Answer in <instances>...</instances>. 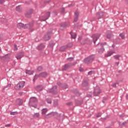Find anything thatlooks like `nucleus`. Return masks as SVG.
Instances as JSON below:
<instances>
[{
	"label": "nucleus",
	"instance_id": "39448f33",
	"mask_svg": "<svg viewBox=\"0 0 128 128\" xmlns=\"http://www.w3.org/2000/svg\"><path fill=\"white\" fill-rule=\"evenodd\" d=\"M50 16V12H46L44 14V16H43L42 18L41 19V20H43V22H46V20L48 19V18Z\"/></svg>",
	"mask_w": 128,
	"mask_h": 128
},
{
	"label": "nucleus",
	"instance_id": "f3484780",
	"mask_svg": "<svg viewBox=\"0 0 128 128\" xmlns=\"http://www.w3.org/2000/svg\"><path fill=\"white\" fill-rule=\"evenodd\" d=\"M75 17L74 18V22H78V11H76L74 13Z\"/></svg>",
	"mask_w": 128,
	"mask_h": 128
},
{
	"label": "nucleus",
	"instance_id": "49530a36",
	"mask_svg": "<svg viewBox=\"0 0 128 128\" xmlns=\"http://www.w3.org/2000/svg\"><path fill=\"white\" fill-rule=\"evenodd\" d=\"M6 126H10V124H6Z\"/></svg>",
	"mask_w": 128,
	"mask_h": 128
},
{
	"label": "nucleus",
	"instance_id": "864d4df0",
	"mask_svg": "<svg viewBox=\"0 0 128 128\" xmlns=\"http://www.w3.org/2000/svg\"><path fill=\"white\" fill-rule=\"evenodd\" d=\"M50 2V1H47L46 2H45V3H46V2Z\"/></svg>",
	"mask_w": 128,
	"mask_h": 128
},
{
	"label": "nucleus",
	"instance_id": "412c9836",
	"mask_svg": "<svg viewBox=\"0 0 128 128\" xmlns=\"http://www.w3.org/2000/svg\"><path fill=\"white\" fill-rule=\"evenodd\" d=\"M70 68V64H66L63 68V70H68V68Z\"/></svg>",
	"mask_w": 128,
	"mask_h": 128
},
{
	"label": "nucleus",
	"instance_id": "b1692460",
	"mask_svg": "<svg viewBox=\"0 0 128 128\" xmlns=\"http://www.w3.org/2000/svg\"><path fill=\"white\" fill-rule=\"evenodd\" d=\"M120 38H122V40L124 38V34L122 33L120 34Z\"/></svg>",
	"mask_w": 128,
	"mask_h": 128
},
{
	"label": "nucleus",
	"instance_id": "0eeeda50",
	"mask_svg": "<svg viewBox=\"0 0 128 128\" xmlns=\"http://www.w3.org/2000/svg\"><path fill=\"white\" fill-rule=\"evenodd\" d=\"M100 36V34H95L92 36L94 44H96V42L98 40Z\"/></svg>",
	"mask_w": 128,
	"mask_h": 128
},
{
	"label": "nucleus",
	"instance_id": "cd10ccee",
	"mask_svg": "<svg viewBox=\"0 0 128 128\" xmlns=\"http://www.w3.org/2000/svg\"><path fill=\"white\" fill-rule=\"evenodd\" d=\"M10 54H7L6 56V60H10Z\"/></svg>",
	"mask_w": 128,
	"mask_h": 128
},
{
	"label": "nucleus",
	"instance_id": "473e14b6",
	"mask_svg": "<svg viewBox=\"0 0 128 128\" xmlns=\"http://www.w3.org/2000/svg\"><path fill=\"white\" fill-rule=\"evenodd\" d=\"M38 76L36 75L34 76V78L33 79V82H34V80H37L38 79Z\"/></svg>",
	"mask_w": 128,
	"mask_h": 128
},
{
	"label": "nucleus",
	"instance_id": "a18cd8bd",
	"mask_svg": "<svg viewBox=\"0 0 128 128\" xmlns=\"http://www.w3.org/2000/svg\"><path fill=\"white\" fill-rule=\"evenodd\" d=\"M52 90H56V86H54L52 88Z\"/></svg>",
	"mask_w": 128,
	"mask_h": 128
},
{
	"label": "nucleus",
	"instance_id": "9d476101",
	"mask_svg": "<svg viewBox=\"0 0 128 128\" xmlns=\"http://www.w3.org/2000/svg\"><path fill=\"white\" fill-rule=\"evenodd\" d=\"M22 56H24V53L22 52L18 53L16 56V58L17 60H20Z\"/></svg>",
	"mask_w": 128,
	"mask_h": 128
},
{
	"label": "nucleus",
	"instance_id": "3c124183",
	"mask_svg": "<svg viewBox=\"0 0 128 128\" xmlns=\"http://www.w3.org/2000/svg\"><path fill=\"white\" fill-rule=\"evenodd\" d=\"M104 102H106V100H103L102 102L104 103Z\"/></svg>",
	"mask_w": 128,
	"mask_h": 128
},
{
	"label": "nucleus",
	"instance_id": "6ab92c4d",
	"mask_svg": "<svg viewBox=\"0 0 128 128\" xmlns=\"http://www.w3.org/2000/svg\"><path fill=\"white\" fill-rule=\"evenodd\" d=\"M46 76H47L46 72H42L40 74L39 76H41L42 78H46Z\"/></svg>",
	"mask_w": 128,
	"mask_h": 128
},
{
	"label": "nucleus",
	"instance_id": "bb28decb",
	"mask_svg": "<svg viewBox=\"0 0 128 128\" xmlns=\"http://www.w3.org/2000/svg\"><path fill=\"white\" fill-rule=\"evenodd\" d=\"M94 74V71H90L88 72V74L89 76H91V74Z\"/></svg>",
	"mask_w": 128,
	"mask_h": 128
},
{
	"label": "nucleus",
	"instance_id": "de8ad7c7",
	"mask_svg": "<svg viewBox=\"0 0 128 128\" xmlns=\"http://www.w3.org/2000/svg\"><path fill=\"white\" fill-rule=\"evenodd\" d=\"M100 114H98L97 115V118H100Z\"/></svg>",
	"mask_w": 128,
	"mask_h": 128
},
{
	"label": "nucleus",
	"instance_id": "f8f14e48",
	"mask_svg": "<svg viewBox=\"0 0 128 128\" xmlns=\"http://www.w3.org/2000/svg\"><path fill=\"white\" fill-rule=\"evenodd\" d=\"M106 37L107 38H110L112 36V31H107L106 32Z\"/></svg>",
	"mask_w": 128,
	"mask_h": 128
},
{
	"label": "nucleus",
	"instance_id": "ddd939ff",
	"mask_svg": "<svg viewBox=\"0 0 128 128\" xmlns=\"http://www.w3.org/2000/svg\"><path fill=\"white\" fill-rule=\"evenodd\" d=\"M115 52L114 50L109 51L108 52L105 54V58H108L112 54H114Z\"/></svg>",
	"mask_w": 128,
	"mask_h": 128
},
{
	"label": "nucleus",
	"instance_id": "4c0bfd02",
	"mask_svg": "<svg viewBox=\"0 0 128 128\" xmlns=\"http://www.w3.org/2000/svg\"><path fill=\"white\" fill-rule=\"evenodd\" d=\"M32 100H33V102H38V99H36V98L34 97H33Z\"/></svg>",
	"mask_w": 128,
	"mask_h": 128
},
{
	"label": "nucleus",
	"instance_id": "1a4fd4ad",
	"mask_svg": "<svg viewBox=\"0 0 128 128\" xmlns=\"http://www.w3.org/2000/svg\"><path fill=\"white\" fill-rule=\"evenodd\" d=\"M51 34L52 32H48L46 35H45L44 37V40H50Z\"/></svg>",
	"mask_w": 128,
	"mask_h": 128
},
{
	"label": "nucleus",
	"instance_id": "8fccbe9b",
	"mask_svg": "<svg viewBox=\"0 0 128 128\" xmlns=\"http://www.w3.org/2000/svg\"><path fill=\"white\" fill-rule=\"evenodd\" d=\"M56 114V112H54V113H51V114Z\"/></svg>",
	"mask_w": 128,
	"mask_h": 128
},
{
	"label": "nucleus",
	"instance_id": "4d7b16f0",
	"mask_svg": "<svg viewBox=\"0 0 128 128\" xmlns=\"http://www.w3.org/2000/svg\"><path fill=\"white\" fill-rule=\"evenodd\" d=\"M3 90H4V88Z\"/></svg>",
	"mask_w": 128,
	"mask_h": 128
},
{
	"label": "nucleus",
	"instance_id": "aec40b11",
	"mask_svg": "<svg viewBox=\"0 0 128 128\" xmlns=\"http://www.w3.org/2000/svg\"><path fill=\"white\" fill-rule=\"evenodd\" d=\"M48 109L46 108H43L42 110V114H46V112H48Z\"/></svg>",
	"mask_w": 128,
	"mask_h": 128
},
{
	"label": "nucleus",
	"instance_id": "f03ea898",
	"mask_svg": "<svg viewBox=\"0 0 128 128\" xmlns=\"http://www.w3.org/2000/svg\"><path fill=\"white\" fill-rule=\"evenodd\" d=\"M24 86V82H20L18 84L15 86L14 88L17 90H22Z\"/></svg>",
	"mask_w": 128,
	"mask_h": 128
},
{
	"label": "nucleus",
	"instance_id": "6e6552de",
	"mask_svg": "<svg viewBox=\"0 0 128 128\" xmlns=\"http://www.w3.org/2000/svg\"><path fill=\"white\" fill-rule=\"evenodd\" d=\"M104 13L102 12H97L96 14V18L98 20H100V18H102V16H104Z\"/></svg>",
	"mask_w": 128,
	"mask_h": 128
},
{
	"label": "nucleus",
	"instance_id": "58836bf2",
	"mask_svg": "<svg viewBox=\"0 0 128 128\" xmlns=\"http://www.w3.org/2000/svg\"><path fill=\"white\" fill-rule=\"evenodd\" d=\"M4 0H0V4H2L4 2Z\"/></svg>",
	"mask_w": 128,
	"mask_h": 128
},
{
	"label": "nucleus",
	"instance_id": "a19ab883",
	"mask_svg": "<svg viewBox=\"0 0 128 128\" xmlns=\"http://www.w3.org/2000/svg\"><path fill=\"white\" fill-rule=\"evenodd\" d=\"M26 4H30V2H28V1H26L25 2Z\"/></svg>",
	"mask_w": 128,
	"mask_h": 128
},
{
	"label": "nucleus",
	"instance_id": "7ed1b4c3",
	"mask_svg": "<svg viewBox=\"0 0 128 128\" xmlns=\"http://www.w3.org/2000/svg\"><path fill=\"white\" fill-rule=\"evenodd\" d=\"M94 60V56L92 55L84 59V62H85V64H90V62H92Z\"/></svg>",
	"mask_w": 128,
	"mask_h": 128
},
{
	"label": "nucleus",
	"instance_id": "72a5a7b5",
	"mask_svg": "<svg viewBox=\"0 0 128 128\" xmlns=\"http://www.w3.org/2000/svg\"><path fill=\"white\" fill-rule=\"evenodd\" d=\"M48 104H52V100L50 99H46Z\"/></svg>",
	"mask_w": 128,
	"mask_h": 128
},
{
	"label": "nucleus",
	"instance_id": "ea45409f",
	"mask_svg": "<svg viewBox=\"0 0 128 128\" xmlns=\"http://www.w3.org/2000/svg\"><path fill=\"white\" fill-rule=\"evenodd\" d=\"M118 64H120V62H115V66H118Z\"/></svg>",
	"mask_w": 128,
	"mask_h": 128
},
{
	"label": "nucleus",
	"instance_id": "c756f323",
	"mask_svg": "<svg viewBox=\"0 0 128 128\" xmlns=\"http://www.w3.org/2000/svg\"><path fill=\"white\" fill-rule=\"evenodd\" d=\"M38 70L40 72L42 70V66H40L39 67H38Z\"/></svg>",
	"mask_w": 128,
	"mask_h": 128
},
{
	"label": "nucleus",
	"instance_id": "a211bd4d",
	"mask_svg": "<svg viewBox=\"0 0 128 128\" xmlns=\"http://www.w3.org/2000/svg\"><path fill=\"white\" fill-rule=\"evenodd\" d=\"M68 48V46H62L60 48V52H64Z\"/></svg>",
	"mask_w": 128,
	"mask_h": 128
},
{
	"label": "nucleus",
	"instance_id": "5701e85b",
	"mask_svg": "<svg viewBox=\"0 0 128 128\" xmlns=\"http://www.w3.org/2000/svg\"><path fill=\"white\" fill-rule=\"evenodd\" d=\"M70 34L72 38H76V33L73 34Z\"/></svg>",
	"mask_w": 128,
	"mask_h": 128
},
{
	"label": "nucleus",
	"instance_id": "c9c22d12",
	"mask_svg": "<svg viewBox=\"0 0 128 128\" xmlns=\"http://www.w3.org/2000/svg\"><path fill=\"white\" fill-rule=\"evenodd\" d=\"M74 60V58L72 57H70L68 58V60L69 62H71V60Z\"/></svg>",
	"mask_w": 128,
	"mask_h": 128
},
{
	"label": "nucleus",
	"instance_id": "393cba45",
	"mask_svg": "<svg viewBox=\"0 0 128 128\" xmlns=\"http://www.w3.org/2000/svg\"><path fill=\"white\" fill-rule=\"evenodd\" d=\"M120 56V55H116L114 56V58H115V60H118Z\"/></svg>",
	"mask_w": 128,
	"mask_h": 128
},
{
	"label": "nucleus",
	"instance_id": "9b49d317",
	"mask_svg": "<svg viewBox=\"0 0 128 128\" xmlns=\"http://www.w3.org/2000/svg\"><path fill=\"white\" fill-rule=\"evenodd\" d=\"M16 12H18L22 13V8L21 6H16Z\"/></svg>",
	"mask_w": 128,
	"mask_h": 128
},
{
	"label": "nucleus",
	"instance_id": "4468645a",
	"mask_svg": "<svg viewBox=\"0 0 128 128\" xmlns=\"http://www.w3.org/2000/svg\"><path fill=\"white\" fill-rule=\"evenodd\" d=\"M16 104H18L19 106H22V104L24 103V100H22V99L18 98L16 100Z\"/></svg>",
	"mask_w": 128,
	"mask_h": 128
},
{
	"label": "nucleus",
	"instance_id": "6e6d98bb",
	"mask_svg": "<svg viewBox=\"0 0 128 128\" xmlns=\"http://www.w3.org/2000/svg\"><path fill=\"white\" fill-rule=\"evenodd\" d=\"M29 104H30V102L29 103Z\"/></svg>",
	"mask_w": 128,
	"mask_h": 128
},
{
	"label": "nucleus",
	"instance_id": "f257e3e1",
	"mask_svg": "<svg viewBox=\"0 0 128 128\" xmlns=\"http://www.w3.org/2000/svg\"><path fill=\"white\" fill-rule=\"evenodd\" d=\"M32 26V22L28 24H26L25 25L22 23H18L17 24V28H20L21 30L22 28H30Z\"/></svg>",
	"mask_w": 128,
	"mask_h": 128
},
{
	"label": "nucleus",
	"instance_id": "7c9ffc66",
	"mask_svg": "<svg viewBox=\"0 0 128 128\" xmlns=\"http://www.w3.org/2000/svg\"><path fill=\"white\" fill-rule=\"evenodd\" d=\"M127 122H124L123 123H122V126H126L127 124Z\"/></svg>",
	"mask_w": 128,
	"mask_h": 128
},
{
	"label": "nucleus",
	"instance_id": "4be33fe9",
	"mask_svg": "<svg viewBox=\"0 0 128 128\" xmlns=\"http://www.w3.org/2000/svg\"><path fill=\"white\" fill-rule=\"evenodd\" d=\"M104 52V48H101L98 50L99 54H102V52Z\"/></svg>",
	"mask_w": 128,
	"mask_h": 128
},
{
	"label": "nucleus",
	"instance_id": "e433bc0d",
	"mask_svg": "<svg viewBox=\"0 0 128 128\" xmlns=\"http://www.w3.org/2000/svg\"><path fill=\"white\" fill-rule=\"evenodd\" d=\"M14 50H18V47H16V44H14Z\"/></svg>",
	"mask_w": 128,
	"mask_h": 128
},
{
	"label": "nucleus",
	"instance_id": "09e8293b",
	"mask_svg": "<svg viewBox=\"0 0 128 128\" xmlns=\"http://www.w3.org/2000/svg\"><path fill=\"white\" fill-rule=\"evenodd\" d=\"M126 100H128V95L126 96Z\"/></svg>",
	"mask_w": 128,
	"mask_h": 128
},
{
	"label": "nucleus",
	"instance_id": "37998d69",
	"mask_svg": "<svg viewBox=\"0 0 128 128\" xmlns=\"http://www.w3.org/2000/svg\"><path fill=\"white\" fill-rule=\"evenodd\" d=\"M67 104H68V106H72V102H70L68 103Z\"/></svg>",
	"mask_w": 128,
	"mask_h": 128
},
{
	"label": "nucleus",
	"instance_id": "20e7f679",
	"mask_svg": "<svg viewBox=\"0 0 128 128\" xmlns=\"http://www.w3.org/2000/svg\"><path fill=\"white\" fill-rule=\"evenodd\" d=\"M101 91L100 89V86H96L94 92V94L96 96H98L100 94Z\"/></svg>",
	"mask_w": 128,
	"mask_h": 128
},
{
	"label": "nucleus",
	"instance_id": "79ce46f5",
	"mask_svg": "<svg viewBox=\"0 0 128 128\" xmlns=\"http://www.w3.org/2000/svg\"><path fill=\"white\" fill-rule=\"evenodd\" d=\"M79 70H80V72H83L84 71V68H80Z\"/></svg>",
	"mask_w": 128,
	"mask_h": 128
},
{
	"label": "nucleus",
	"instance_id": "c85d7f7f",
	"mask_svg": "<svg viewBox=\"0 0 128 128\" xmlns=\"http://www.w3.org/2000/svg\"><path fill=\"white\" fill-rule=\"evenodd\" d=\"M38 116H40L39 113H36L34 114V118H38Z\"/></svg>",
	"mask_w": 128,
	"mask_h": 128
},
{
	"label": "nucleus",
	"instance_id": "603ef678",
	"mask_svg": "<svg viewBox=\"0 0 128 128\" xmlns=\"http://www.w3.org/2000/svg\"><path fill=\"white\" fill-rule=\"evenodd\" d=\"M2 52V49L0 48V54Z\"/></svg>",
	"mask_w": 128,
	"mask_h": 128
},
{
	"label": "nucleus",
	"instance_id": "2f4dec72",
	"mask_svg": "<svg viewBox=\"0 0 128 128\" xmlns=\"http://www.w3.org/2000/svg\"><path fill=\"white\" fill-rule=\"evenodd\" d=\"M10 114L12 116H15V114H18V112H10Z\"/></svg>",
	"mask_w": 128,
	"mask_h": 128
},
{
	"label": "nucleus",
	"instance_id": "2eb2a0df",
	"mask_svg": "<svg viewBox=\"0 0 128 128\" xmlns=\"http://www.w3.org/2000/svg\"><path fill=\"white\" fill-rule=\"evenodd\" d=\"M46 46H44V44H41L38 46V49L39 50H42Z\"/></svg>",
	"mask_w": 128,
	"mask_h": 128
},
{
	"label": "nucleus",
	"instance_id": "5fc2aeb1",
	"mask_svg": "<svg viewBox=\"0 0 128 128\" xmlns=\"http://www.w3.org/2000/svg\"><path fill=\"white\" fill-rule=\"evenodd\" d=\"M8 86H10V84H9V85H8Z\"/></svg>",
	"mask_w": 128,
	"mask_h": 128
},
{
	"label": "nucleus",
	"instance_id": "423d86ee",
	"mask_svg": "<svg viewBox=\"0 0 128 128\" xmlns=\"http://www.w3.org/2000/svg\"><path fill=\"white\" fill-rule=\"evenodd\" d=\"M32 9H30L27 10V12L25 13V16L28 18H32Z\"/></svg>",
	"mask_w": 128,
	"mask_h": 128
},
{
	"label": "nucleus",
	"instance_id": "c03bdc74",
	"mask_svg": "<svg viewBox=\"0 0 128 128\" xmlns=\"http://www.w3.org/2000/svg\"><path fill=\"white\" fill-rule=\"evenodd\" d=\"M112 86H114V88H116V84L114 83V84H113Z\"/></svg>",
	"mask_w": 128,
	"mask_h": 128
},
{
	"label": "nucleus",
	"instance_id": "a878e982",
	"mask_svg": "<svg viewBox=\"0 0 128 128\" xmlns=\"http://www.w3.org/2000/svg\"><path fill=\"white\" fill-rule=\"evenodd\" d=\"M26 74H32V72L30 70H26Z\"/></svg>",
	"mask_w": 128,
	"mask_h": 128
},
{
	"label": "nucleus",
	"instance_id": "f704fd0d",
	"mask_svg": "<svg viewBox=\"0 0 128 128\" xmlns=\"http://www.w3.org/2000/svg\"><path fill=\"white\" fill-rule=\"evenodd\" d=\"M61 28H66V24L64 23L61 25Z\"/></svg>",
	"mask_w": 128,
	"mask_h": 128
},
{
	"label": "nucleus",
	"instance_id": "dca6fc26",
	"mask_svg": "<svg viewBox=\"0 0 128 128\" xmlns=\"http://www.w3.org/2000/svg\"><path fill=\"white\" fill-rule=\"evenodd\" d=\"M36 90H38V92H40V90H44V86L42 85L38 86L36 88Z\"/></svg>",
	"mask_w": 128,
	"mask_h": 128
}]
</instances>
